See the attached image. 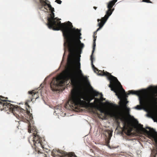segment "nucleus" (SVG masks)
<instances>
[{"instance_id": "nucleus-31", "label": "nucleus", "mask_w": 157, "mask_h": 157, "mask_svg": "<svg viewBox=\"0 0 157 157\" xmlns=\"http://www.w3.org/2000/svg\"><path fill=\"white\" fill-rule=\"evenodd\" d=\"M45 1L47 3H48L50 2L48 0H45Z\"/></svg>"}, {"instance_id": "nucleus-5", "label": "nucleus", "mask_w": 157, "mask_h": 157, "mask_svg": "<svg viewBox=\"0 0 157 157\" xmlns=\"http://www.w3.org/2000/svg\"><path fill=\"white\" fill-rule=\"evenodd\" d=\"M50 17H48L47 19L48 23L46 25L50 29H52L54 30H61L63 31L71 24V23L68 21L66 22L61 23L59 20L61 19L57 18V17L54 18V13L53 12H51L50 14Z\"/></svg>"}, {"instance_id": "nucleus-23", "label": "nucleus", "mask_w": 157, "mask_h": 157, "mask_svg": "<svg viewBox=\"0 0 157 157\" xmlns=\"http://www.w3.org/2000/svg\"><path fill=\"white\" fill-rule=\"evenodd\" d=\"M99 94V93L96 91H94L93 92V94L94 95V96H97Z\"/></svg>"}, {"instance_id": "nucleus-11", "label": "nucleus", "mask_w": 157, "mask_h": 157, "mask_svg": "<svg viewBox=\"0 0 157 157\" xmlns=\"http://www.w3.org/2000/svg\"><path fill=\"white\" fill-rule=\"evenodd\" d=\"M96 109L100 112V114L97 113L99 117H102L105 118L106 115H109L112 117H115L116 116V114L114 113L113 112H106L100 106H97Z\"/></svg>"}, {"instance_id": "nucleus-32", "label": "nucleus", "mask_w": 157, "mask_h": 157, "mask_svg": "<svg viewBox=\"0 0 157 157\" xmlns=\"http://www.w3.org/2000/svg\"><path fill=\"white\" fill-rule=\"evenodd\" d=\"M93 8H94L95 10H96L97 9V7H95V6H94V7H93Z\"/></svg>"}, {"instance_id": "nucleus-12", "label": "nucleus", "mask_w": 157, "mask_h": 157, "mask_svg": "<svg viewBox=\"0 0 157 157\" xmlns=\"http://www.w3.org/2000/svg\"><path fill=\"white\" fill-rule=\"evenodd\" d=\"M96 38H97L96 36H94V43H93V50L92 51V55L90 56V59L91 60V65L92 66V67L93 69H94V70L95 72H96V71H98V70L96 67H95L94 66L93 64V54L94 52L95 49V46H96L95 41H96Z\"/></svg>"}, {"instance_id": "nucleus-13", "label": "nucleus", "mask_w": 157, "mask_h": 157, "mask_svg": "<svg viewBox=\"0 0 157 157\" xmlns=\"http://www.w3.org/2000/svg\"><path fill=\"white\" fill-rule=\"evenodd\" d=\"M104 135L105 136V141L107 144L109 143V140L112 136V132L109 130H106L104 131Z\"/></svg>"}, {"instance_id": "nucleus-1", "label": "nucleus", "mask_w": 157, "mask_h": 157, "mask_svg": "<svg viewBox=\"0 0 157 157\" xmlns=\"http://www.w3.org/2000/svg\"><path fill=\"white\" fill-rule=\"evenodd\" d=\"M73 27L71 23L62 32L64 38L67 44L69 52L67 59L69 66L66 69L64 74L67 78L71 79V83L74 85L81 88L82 83L78 81L77 75L72 65L75 55L76 54L81 53L84 45L80 40L81 39L80 30L78 29L73 28Z\"/></svg>"}, {"instance_id": "nucleus-9", "label": "nucleus", "mask_w": 157, "mask_h": 157, "mask_svg": "<svg viewBox=\"0 0 157 157\" xmlns=\"http://www.w3.org/2000/svg\"><path fill=\"white\" fill-rule=\"evenodd\" d=\"M117 1V0H112L109 2L107 6L108 9L106 11V14L105 16L101 18V19L102 20H103L106 21H107L109 17L111 15L114 10V8L112 9V8Z\"/></svg>"}, {"instance_id": "nucleus-29", "label": "nucleus", "mask_w": 157, "mask_h": 157, "mask_svg": "<svg viewBox=\"0 0 157 157\" xmlns=\"http://www.w3.org/2000/svg\"><path fill=\"white\" fill-rule=\"evenodd\" d=\"M100 98L101 99H102L103 98V95L101 94Z\"/></svg>"}, {"instance_id": "nucleus-17", "label": "nucleus", "mask_w": 157, "mask_h": 157, "mask_svg": "<svg viewBox=\"0 0 157 157\" xmlns=\"http://www.w3.org/2000/svg\"><path fill=\"white\" fill-rule=\"evenodd\" d=\"M140 103V105H137L135 109H136L140 110L142 109L141 106H144L146 105V101L144 98H139Z\"/></svg>"}, {"instance_id": "nucleus-6", "label": "nucleus", "mask_w": 157, "mask_h": 157, "mask_svg": "<svg viewBox=\"0 0 157 157\" xmlns=\"http://www.w3.org/2000/svg\"><path fill=\"white\" fill-rule=\"evenodd\" d=\"M153 92L150 97V100L154 108V111L151 112L150 115L153 118L154 121H157V86L152 88Z\"/></svg>"}, {"instance_id": "nucleus-15", "label": "nucleus", "mask_w": 157, "mask_h": 157, "mask_svg": "<svg viewBox=\"0 0 157 157\" xmlns=\"http://www.w3.org/2000/svg\"><path fill=\"white\" fill-rule=\"evenodd\" d=\"M121 121L123 122V127L122 130L123 132H125V130L128 129V122L126 118L125 117H123L120 118Z\"/></svg>"}, {"instance_id": "nucleus-16", "label": "nucleus", "mask_w": 157, "mask_h": 157, "mask_svg": "<svg viewBox=\"0 0 157 157\" xmlns=\"http://www.w3.org/2000/svg\"><path fill=\"white\" fill-rule=\"evenodd\" d=\"M52 155L54 157H56L58 155L59 156H63L64 155L63 151L59 150H53L52 152Z\"/></svg>"}, {"instance_id": "nucleus-7", "label": "nucleus", "mask_w": 157, "mask_h": 157, "mask_svg": "<svg viewBox=\"0 0 157 157\" xmlns=\"http://www.w3.org/2000/svg\"><path fill=\"white\" fill-rule=\"evenodd\" d=\"M33 135L34 136L33 140H31L32 142H33V144L31 143L30 140H29V142L32 145L33 144L34 145L36 151L38 153H41L40 150L41 148H43L44 147L43 142H42L44 138L40 137L37 134V132L36 134L35 133H33Z\"/></svg>"}, {"instance_id": "nucleus-19", "label": "nucleus", "mask_w": 157, "mask_h": 157, "mask_svg": "<svg viewBox=\"0 0 157 157\" xmlns=\"http://www.w3.org/2000/svg\"><path fill=\"white\" fill-rule=\"evenodd\" d=\"M79 66L78 67L77 69L78 74L80 77H81L84 80H86L87 78L86 77H84L83 76V74L82 73V71L80 69V63H79Z\"/></svg>"}, {"instance_id": "nucleus-24", "label": "nucleus", "mask_w": 157, "mask_h": 157, "mask_svg": "<svg viewBox=\"0 0 157 157\" xmlns=\"http://www.w3.org/2000/svg\"><path fill=\"white\" fill-rule=\"evenodd\" d=\"M142 2L147 3H151V2L150 0H143Z\"/></svg>"}, {"instance_id": "nucleus-14", "label": "nucleus", "mask_w": 157, "mask_h": 157, "mask_svg": "<svg viewBox=\"0 0 157 157\" xmlns=\"http://www.w3.org/2000/svg\"><path fill=\"white\" fill-rule=\"evenodd\" d=\"M40 3L38 5V8L40 10L44 11V10H47L48 9L46 8L48 3L44 0H40Z\"/></svg>"}, {"instance_id": "nucleus-33", "label": "nucleus", "mask_w": 157, "mask_h": 157, "mask_svg": "<svg viewBox=\"0 0 157 157\" xmlns=\"http://www.w3.org/2000/svg\"><path fill=\"white\" fill-rule=\"evenodd\" d=\"M65 43H64V44H65Z\"/></svg>"}, {"instance_id": "nucleus-28", "label": "nucleus", "mask_w": 157, "mask_h": 157, "mask_svg": "<svg viewBox=\"0 0 157 157\" xmlns=\"http://www.w3.org/2000/svg\"><path fill=\"white\" fill-rule=\"evenodd\" d=\"M156 154L155 153H153L152 155L151 156V157H156Z\"/></svg>"}, {"instance_id": "nucleus-10", "label": "nucleus", "mask_w": 157, "mask_h": 157, "mask_svg": "<svg viewBox=\"0 0 157 157\" xmlns=\"http://www.w3.org/2000/svg\"><path fill=\"white\" fill-rule=\"evenodd\" d=\"M2 98H4L2 96L0 97V107H2V109L6 111H8V109H10L13 107V105L10 104L7 101L3 99Z\"/></svg>"}, {"instance_id": "nucleus-20", "label": "nucleus", "mask_w": 157, "mask_h": 157, "mask_svg": "<svg viewBox=\"0 0 157 157\" xmlns=\"http://www.w3.org/2000/svg\"><path fill=\"white\" fill-rule=\"evenodd\" d=\"M84 99H82V100H83L85 101H87V103H88V101L90 100H91V101L94 98V97H89L88 96H86L85 97V96H84Z\"/></svg>"}, {"instance_id": "nucleus-4", "label": "nucleus", "mask_w": 157, "mask_h": 157, "mask_svg": "<svg viewBox=\"0 0 157 157\" xmlns=\"http://www.w3.org/2000/svg\"><path fill=\"white\" fill-rule=\"evenodd\" d=\"M71 96L69 101L67 102L65 105L66 107L68 105L73 109H78L80 107H90L92 109L96 108L94 103H90L91 100L88 101V103L82 99H84V96L83 94L77 91L76 89L73 90L71 93Z\"/></svg>"}, {"instance_id": "nucleus-18", "label": "nucleus", "mask_w": 157, "mask_h": 157, "mask_svg": "<svg viewBox=\"0 0 157 157\" xmlns=\"http://www.w3.org/2000/svg\"><path fill=\"white\" fill-rule=\"evenodd\" d=\"M97 21L98 22V26H99V27L98 29L94 33V34L96 35L97 34V32L100 30V29L102 28V27L103 26L106 22L104 20H102V19H101V20L98 19L97 20Z\"/></svg>"}, {"instance_id": "nucleus-25", "label": "nucleus", "mask_w": 157, "mask_h": 157, "mask_svg": "<svg viewBox=\"0 0 157 157\" xmlns=\"http://www.w3.org/2000/svg\"><path fill=\"white\" fill-rule=\"evenodd\" d=\"M29 128L28 130V132L29 133L31 132V127L30 124L29 125Z\"/></svg>"}, {"instance_id": "nucleus-22", "label": "nucleus", "mask_w": 157, "mask_h": 157, "mask_svg": "<svg viewBox=\"0 0 157 157\" xmlns=\"http://www.w3.org/2000/svg\"><path fill=\"white\" fill-rule=\"evenodd\" d=\"M67 157H77L74 152H70L68 154Z\"/></svg>"}, {"instance_id": "nucleus-21", "label": "nucleus", "mask_w": 157, "mask_h": 157, "mask_svg": "<svg viewBox=\"0 0 157 157\" xmlns=\"http://www.w3.org/2000/svg\"><path fill=\"white\" fill-rule=\"evenodd\" d=\"M48 7L49 9V10L51 11V12H53L54 11V9L52 7L51 5L49 3H48L47 6Z\"/></svg>"}, {"instance_id": "nucleus-27", "label": "nucleus", "mask_w": 157, "mask_h": 157, "mask_svg": "<svg viewBox=\"0 0 157 157\" xmlns=\"http://www.w3.org/2000/svg\"><path fill=\"white\" fill-rule=\"evenodd\" d=\"M116 122L118 126L119 127L120 125V122L118 121V120H116Z\"/></svg>"}, {"instance_id": "nucleus-30", "label": "nucleus", "mask_w": 157, "mask_h": 157, "mask_svg": "<svg viewBox=\"0 0 157 157\" xmlns=\"http://www.w3.org/2000/svg\"><path fill=\"white\" fill-rule=\"evenodd\" d=\"M96 100H97V101H99V100L98 99H95L94 101V102L95 103V101Z\"/></svg>"}, {"instance_id": "nucleus-26", "label": "nucleus", "mask_w": 157, "mask_h": 157, "mask_svg": "<svg viewBox=\"0 0 157 157\" xmlns=\"http://www.w3.org/2000/svg\"><path fill=\"white\" fill-rule=\"evenodd\" d=\"M56 2L59 4H61L62 2V1L60 0H56Z\"/></svg>"}, {"instance_id": "nucleus-3", "label": "nucleus", "mask_w": 157, "mask_h": 157, "mask_svg": "<svg viewBox=\"0 0 157 157\" xmlns=\"http://www.w3.org/2000/svg\"><path fill=\"white\" fill-rule=\"evenodd\" d=\"M28 93L29 99L27 100L25 102V105L26 107H28L26 108L25 110L20 107L15 106L10 104L11 105H13V107L8 110L11 112L17 118L25 119H28L29 117L30 120L33 118L32 114L30 112V106L28 104V102L32 101L33 99H36L38 98V92H36L35 90H33L32 91H29Z\"/></svg>"}, {"instance_id": "nucleus-2", "label": "nucleus", "mask_w": 157, "mask_h": 157, "mask_svg": "<svg viewBox=\"0 0 157 157\" xmlns=\"http://www.w3.org/2000/svg\"><path fill=\"white\" fill-rule=\"evenodd\" d=\"M100 72L99 75L102 76H106L108 79L110 81V84L109 86L111 88L112 90L115 93L118 98L121 99L122 96V93L124 94L123 100L121 101V106L124 109L129 111V109L127 107L126 105L128 101L127 100V98L128 97L127 95L130 94H136L138 96H140L143 94V92L142 90L134 91L133 90H129L128 93L126 94L125 90L123 88L120 83L118 81L117 78L112 75L111 74L107 71H99Z\"/></svg>"}, {"instance_id": "nucleus-8", "label": "nucleus", "mask_w": 157, "mask_h": 157, "mask_svg": "<svg viewBox=\"0 0 157 157\" xmlns=\"http://www.w3.org/2000/svg\"><path fill=\"white\" fill-rule=\"evenodd\" d=\"M64 82L62 78L59 76L56 78H53L50 83V86L52 90H56L57 87L61 86L64 84Z\"/></svg>"}]
</instances>
